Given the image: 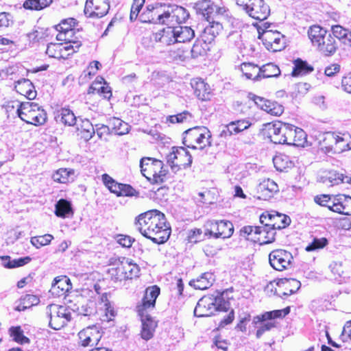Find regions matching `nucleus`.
Listing matches in <instances>:
<instances>
[{"instance_id": "obj_1", "label": "nucleus", "mask_w": 351, "mask_h": 351, "mask_svg": "<svg viewBox=\"0 0 351 351\" xmlns=\"http://www.w3.org/2000/svg\"><path fill=\"white\" fill-rule=\"evenodd\" d=\"M107 275L114 283L131 281L140 276V267L133 260L125 256H113L108 261Z\"/></svg>"}, {"instance_id": "obj_2", "label": "nucleus", "mask_w": 351, "mask_h": 351, "mask_svg": "<svg viewBox=\"0 0 351 351\" xmlns=\"http://www.w3.org/2000/svg\"><path fill=\"white\" fill-rule=\"evenodd\" d=\"M139 222V231L154 243L163 244L169 238L171 226L167 221H143Z\"/></svg>"}, {"instance_id": "obj_3", "label": "nucleus", "mask_w": 351, "mask_h": 351, "mask_svg": "<svg viewBox=\"0 0 351 351\" xmlns=\"http://www.w3.org/2000/svg\"><path fill=\"white\" fill-rule=\"evenodd\" d=\"M308 36L313 46L325 56L333 54L337 48L335 38L325 29L319 25L311 26Z\"/></svg>"}, {"instance_id": "obj_4", "label": "nucleus", "mask_w": 351, "mask_h": 351, "mask_svg": "<svg viewBox=\"0 0 351 351\" xmlns=\"http://www.w3.org/2000/svg\"><path fill=\"white\" fill-rule=\"evenodd\" d=\"M164 6L160 3L148 5L143 14L147 17V21L152 23L169 24L179 15H184L186 10L181 6H175L171 10H165ZM178 21V19H176Z\"/></svg>"}, {"instance_id": "obj_5", "label": "nucleus", "mask_w": 351, "mask_h": 351, "mask_svg": "<svg viewBox=\"0 0 351 351\" xmlns=\"http://www.w3.org/2000/svg\"><path fill=\"white\" fill-rule=\"evenodd\" d=\"M17 114L21 120L27 123L40 125L47 120V113L44 109L34 102L17 104Z\"/></svg>"}, {"instance_id": "obj_6", "label": "nucleus", "mask_w": 351, "mask_h": 351, "mask_svg": "<svg viewBox=\"0 0 351 351\" xmlns=\"http://www.w3.org/2000/svg\"><path fill=\"white\" fill-rule=\"evenodd\" d=\"M143 175L151 182L160 184L165 181L168 171L164 168L162 161L145 157L140 161Z\"/></svg>"}, {"instance_id": "obj_7", "label": "nucleus", "mask_w": 351, "mask_h": 351, "mask_svg": "<svg viewBox=\"0 0 351 351\" xmlns=\"http://www.w3.org/2000/svg\"><path fill=\"white\" fill-rule=\"evenodd\" d=\"M290 313V307L287 306L282 309L266 311L261 315H258L254 317L253 322L254 324L263 323L261 324L256 332V337L260 339L264 333L271 330L276 327L275 319H282Z\"/></svg>"}, {"instance_id": "obj_8", "label": "nucleus", "mask_w": 351, "mask_h": 351, "mask_svg": "<svg viewBox=\"0 0 351 351\" xmlns=\"http://www.w3.org/2000/svg\"><path fill=\"white\" fill-rule=\"evenodd\" d=\"M210 138L211 134L207 128L197 126L184 132L183 143L192 149H196L197 145L203 149L211 145Z\"/></svg>"}, {"instance_id": "obj_9", "label": "nucleus", "mask_w": 351, "mask_h": 351, "mask_svg": "<svg viewBox=\"0 0 351 351\" xmlns=\"http://www.w3.org/2000/svg\"><path fill=\"white\" fill-rule=\"evenodd\" d=\"M271 24L263 23L257 28L258 38L261 39L265 47L272 51H279L285 48V36L278 31L269 29Z\"/></svg>"}, {"instance_id": "obj_10", "label": "nucleus", "mask_w": 351, "mask_h": 351, "mask_svg": "<svg viewBox=\"0 0 351 351\" xmlns=\"http://www.w3.org/2000/svg\"><path fill=\"white\" fill-rule=\"evenodd\" d=\"M246 14L256 21H264L270 14V8L264 0H234Z\"/></svg>"}, {"instance_id": "obj_11", "label": "nucleus", "mask_w": 351, "mask_h": 351, "mask_svg": "<svg viewBox=\"0 0 351 351\" xmlns=\"http://www.w3.org/2000/svg\"><path fill=\"white\" fill-rule=\"evenodd\" d=\"M269 262L274 269L282 271L293 267V256L289 251L276 249L269 253Z\"/></svg>"}, {"instance_id": "obj_12", "label": "nucleus", "mask_w": 351, "mask_h": 351, "mask_svg": "<svg viewBox=\"0 0 351 351\" xmlns=\"http://www.w3.org/2000/svg\"><path fill=\"white\" fill-rule=\"evenodd\" d=\"M261 222L262 225L257 226L256 238L252 239V241L260 244H266L274 241L276 230L288 227L290 225L291 221H282L283 226L263 224V221H261Z\"/></svg>"}, {"instance_id": "obj_13", "label": "nucleus", "mask_w": 351, "mask_h": 351, "mask_svg": "<svg viewBox=\"0 0 351 351\" xmlns=\"http://www.w3.org/2000/svg\"><path fill=\"white\" fill-rule=\"evenodd\" d=\"M160 293L157 285L146 288L141 302L136 306V310L138 315H145L155 307L156 300Z\"/></svg>"}, {"instance_id": "obj_14", "label": "nucleus", "mask_w": 351, "mask_h": 351, "mask_svg": "<svg viewBox=\"0 0 351 351\" xmlns=\"http://www.w3.org/2000/svg\"><path fill=\"white\" fill-rule=\"evenodd\" d=\"M79 345L82 347H97L102 337V332L96 326H90L78 332Z\"/></svg>"}, {"instance_id": "obj_15", "label": "nucleus", "mask_w": 351, "mask_h": 351, "mask_svg": "<svg viewBox=\"0 0 351 351\" xmlns=\"http://www.w3.org/2000/svg\"><path fill=\"white\" fill-rule=\"evenodd\" d=\"M289 127V123L281 121L267 123L264 125L263 131L271 142L275 144H285L286 141L284 132Z\"/></svg>"}, {"instance_id": "obj_16", "label": "nucleus", "mask_w": 351, "mask_h": 351, "mask_svg": "<svg viewBox=\"0 0 351 351\" xmlns=\"http://www.w3.org/2000/svg\"><path fill=\"white\" fill-rule=\"evenodd\" d=\"M275 282L276 287L274 293L280 298L290 296L297 293L301 287L300 281L293 278H279Z\"/></svg>"}, {"instance_id": "obj_17", "label": "nucleus", "mask_w": 351, "mask_h": 351, "mask_svg": "<svg viewBox=\"0 0 351 351\" xmlns=\"http://www.w3.org/2000/svg\"><path fill=\"white\" fill-rule=\"evenodd\" d=\"M110 9L108 0H86L84 13L90 18H101Z\"/></svg>"}, {"instance_id": "obj_18", "label": "nucleus", "mask_w": 351, "mask_h": 351, "mask_svg": "<svg viewBox=\"0 0 351 351\" xmlns=\"http://www.w3.org/2000/svg\"><path fill=\"white\" fill-rule=\"evenodd\" d=\"M284 135L286 139L285 144L304 147L307 143V136L305 132L293 125L289 124V127L285 129Z\"/></svg>"}, {"instance_id": "obj_19", "label": "nucleus", "mask_w": 351, "mask_h": 351, "mask_svg": "<svg viewBox=\"0 0 351 351\" xmlns=\"http://www.w3.org/2000/svg\"><path fill=\"white\" fill-rule=\"evenodd\" d=\"M250 98L261 110L273 116H280L284 112V107L276 101L250 94Z\"/></svg>"}, {"instance_id": "obj_20", "label": "nucleus", "mask_w": 351, "mask_h": 351, "mask_svg": "<svg viewBox=\"0 0 351 351\" xmlns=\"http://www.w3.org/2000/svg\"><path fill=\"white\" fill-rule=\"evenodd\" d=\"M215 231L207 230L206 236H214L215 238L226 239L230 237L234 232V226L231 221H216L215 223Z\"/></svg>"}, {"instance_id": "obj_21", "label": "nucleus", "mask_w": 351, "mask_h": 351, "mask_svg": "<svg viewBox=\"0 0 351 351\" xmlns=\"http://www.w3.org/2000/svg\"><path fill=\"white\" fill-rule=\"evenodd\" d=\"M56 38L58 40L64 41L62 43L64 45L69 47V51L71 52V54L76 52L82 45L80 37L76 35L75 29L66 32H58Z\"/></svg>"}, {"instance_id": "obj_22", "label": "nucleus", "mask_w": 351, "mask_h": 351, "mask_svg": "<svg viewBox=\"0 0 351 351\" xmlns=\"http://www.w3.org/2000/svg\"><path fill=\"white\" fill-rule=\"evenodd\" d=\"M71 289V280L66 276H60L54 278L51 292L56 297H65Z\"/></svg>"}, {"instance_id": "obj_23", "label": "nucleus", "mask_w": 351, "mask_h": 351, "mask_svg": "<svg viewBox=\"0 0 351 351\" xmlns=\"http://www.w3.org/2000/svg\"><path fill=\"white\" fill-rule=\"evenodd\" d=\"M321 182L328 186H335L341 183H351V177L336 170H330L326 172L320 178Z\"/></svg>"}, {"instance_id": "obj_24", "label": "nucleus", "mask_w": 351, "mask_h": 351, "mask_svg": "<svg viewBox=\"0 0 351 351\" xmlns=\"http://www.w3.org/2000/svg\"><path fill=\"white\" fill-rule=\"evenodd\" d=\"M63 306L58 308L55 314H51L49 324L54 330H60L71 319V314Z\"/></svg>"}, {"instance_id": "obj_25", "label": "nucleus", "mask_w": 351, "mask_h": 351, "mask_svg": "<svg viewBox=\"0 0 351 351\" xmlns=\"http://www.w3.org/2000/svg\"><path fill=\"white\" fill-rule=\"evenodd\" d=\"M278 191V184L269 178L263 180L257 186V192L260 194L258 198L263 199H267L273 197Z\"/></svg>"}, {"instance_id": "obj_26", "label": "nucleus", "mask_w": 351, "mask_h": 351, "mask_svg": "<svg viewBox=\"0 0 351 351\" xmlns=\"http://www.w3.org/2000/svg\"><path fill=\"white\" fill-rule=\"evenodd\" d=\"M152 38L162 46H170L175 44L173 27L167 26L153 33Z\"/></svg>"}, {"instance_id": "obj_27", "label": "nucleus", "mask_w": 351, "mask_h": 351, "mask_svg": "<svg viewBox=\"0 0 351 351\" xmlns=\"http://www.w3.org/2000/svg\"><path fill=\"white\" fill-rule=\"evenodd\" d=\"M139 316L142 322L141 337L146 341L149 340L154 337L157 322L153 319L149 313Z\"/></svg>"}, {"instance_id": "obj_28", "label": "nucleus", "mask_w": 351, "mask_h": 351, "mask_svg": "<svg viewBox=\"0 0 351 351\" xmlns=\"http://www.w3.org/2000/svg\"><path fill=\"white\" fill-rule=\"evenodd\" d=\"M191 86L194 89L195 96L202 101L210 100L212 96L210 86L202 79H196L192 81Z\"/></svg>"}, {"instance_id": "obj_29", "label": "nucleus", "mask_w": 351, "mask_h": 351, "mask_svg": "<svg viewBox=\"0 0 351 351\" xmlns=\"http://www.w3.org/2000/svg\"><path fill=\"white\" fill-rule=\"evenodd\" d=\"M69 49V47L62 43H50L47 45L46 53L50 58L65 59L71 55Z\"/></svg>"}, {"instance_id": "obj_30", "label": "nucleus", "mask_w": 351, "mask_h": 351, "mask_svg": "<svg viewBox=\"0 0 351 351\" xmlns=\"http://www.w3.org/2000/svg\"><path fill=\"white\" fill-rule=\"evenodd\" d=\"M334 212L344 215H351V197L346 195H337L336 203H334Z\"/></svg>"}, {"instance_id": "obj_31", "label": "nucleus", "mask_w": 351, "mask_h": 351, "mask_svg": "<svg viewBox=\"0 0 351 351\" xmlns=\"http://www.w3.org/2000/svg\"><path fill=\"white\" fill-rule=\"evenodd\" d=\"M175 44L190 42L195 37L194 30L188 26L173 27Z\"/></svg>"}, {"instance_id": "obj_32", "label": "nucleus", "mask_w": 351, "mask_h": 351, "mask_svg": "<svg viewBox=\"0 0 351 351\" xmlns=\"http://www.w3.org/2000/svg\"><path fill=\"white\" fill-rule=\"evenodd\" d=\"M192 163V156L185 148L176 147V172L180 169L189 167Z\"/></svg>"}, {"instance_id": "obj_33", "label": "nucleus", "mask_w": 351, "mask_h": 351, "mask_svg": "<svg viewBox=\"0 0 351 351\" xmlns=\"http://www.w3.org/2000/svg\"><path fill=\"white\" fill-rule=\"evenodd\" d=\"M195 8L197 13L203 15L204 17L209 21L212 14L217 12L218 8L214 5L210 0H200L195 3Z\"/></svg>"}, {"instance_id": "obj_34", "label": "nucleus", "mask_w": 351, "mask_h": 351, "mask_svg": "<svg viewBox=\"0 0 351 351\" xmlns=\"http://www.w3.org/2000/svg\"><path fill=\"white\" fill-rule=\"evenodd\" d=\"M213 280V274L205 272L196 279L191 280L189 282V285L195 289L206 290L212 286Z\"/></svg>"}, {"instance_id": "obj_35", "label": "nucleus", "mask_w": 351, "mask_h": 351, "mask_svg": "<svg viewBox=\"0 0 351 351\" xmlns=\"http://www.w3.org/2000/svg\"><path fill=\"white\" fill-rule=\"evenodd\" d=\"M15 88L17 92L29 99H33L36 97V91L33 90L34 86L31 81L27 79L17 81Z\"/></svg>"}, {"instance_id": "obj_36", "label": "nucleus", "mask_w": 351, "mask_h": 351, "mask_svg": "<svg viewBox=\"0 0 351 351\" xmlns=\"http://www.w3.org/2000/svg\"><path fill=\"white\" fill-rule=\"evenodd\" d=\"M57 121L68 126H73L77 123V117L73 111L69 108H61L56 115Z\"/></svg>"}, {"instance_id": "obj_37", "label": "nucleus", "mask_w": 351, "mask_h": 351, "mask_svg": "<svg viewBox=\"0 0 351 351\" xmlns=\"http://www.w3.org/2000/svg\"><path fill=\"white\" fill-rule=\"evenodd\" d=\"M351 149V136L349 134H337L334 154H340Z\"/></svg>"}, {"instance_id": "obj_38", "label": "nucleus", "mask_w": 351, "mask_h": 351, "mask_svg": "<svg viewBox=\"0 0 351 351\" xmlns=\"http://www.w3.org/2000/svg\"><path fill=\"white\" fill-rule=\"evenodd\" d=\"M210 43L206 42L201 38L197 39L190 50L191 57L192 58H197L200 56H204L206 54L207 51L209 50Z\"/></svg>"}, {"instance_id": "obj_39", "label": "nucleus", "mask_w": 351, "mask_h": 351, "mask_svg": "<svg viewBox=\"0 0 351 351\" xmlns=\"http://www.w3.org/2000/svg\"><path fill=\"white\" fill-rule=\"evenodd\" d=\"M55 212L58 217L63 218L71 217L73 213L71 203L64 199L56 203Z\"/></svg>"}, {"instance_id": "obj_40", "label": "nucleus", "mask_w": 351, "mask_h": 351, "mask_svg": "<svg viewBox=\"0 0 351 351\" xmlns=\"http://www.w3.org/2000/svg\"><path fill=\"white\" fill-rule=\"evenodd\" d=\"M337 141V134L334 132H326L323 135L320 141L322 149L326 153L334 154V148Z\"/></svg>"}, {"instance_id": "obj_41", "label": "nucleus", "mask_w": 351, "mask_h": 351, "mask_svg": "<svg viewBox=\"0 0 351 351\" xmlns=\"http://www.w3.org/2000/svg\"><path fill=\"white\" fill-rule=\"evenodd\" d=\"M55 182L59 183H67L74 180V170L71 169L61 168L53 174Z\"/></svg>"}, {"instance_id": "obj_42", "label": "nucleus", "mask_w": 351, "mask_h": 351, "mask_svg": "<svg viewBox=\"0 0 351 351\" xmlns=\"http://www.w3.org/2000/svg\"><path fill=\"white\" fill-rule=\"evenodd\" d=\"M221 25L219 23H212L211 25L206 27L201 34V38L206 42L211 43L221 29Z\"/></svg>"}, {"instance_id": "obj_43", "label": "nucleus", "mask_w": 351, "mask_h": 351, "mask_svg": "<svg viewBox=\"0 0 351 351\" xmlns=\"http://www.w3.org/2000/svg\"><path fill=\"white\" fill-rule=\"evenodd\" d=\"M273 162L278 171H285L293 167V163L289 157L285 154H279L274 157Z\"/></svg>"}, {"instance_id": "obj_44", "label": "nucleus", "mask_w": 351, "mask_h": 351, "mask_svg": "<svg viewBox=\"0 0 351 351\" xmlns=\"http://www.w3.org/2000/svg\"><path fill=\"white\" fill-rule=\"evenodd\" d=\"M109 127L113 132L118 135H123L129 132V125L119 118L112 117L109 121Z\"/></svg>"}, {"instance_id": "obj_45", "label": "nucleus", "mask_w": 351, "mask_h": 351, "mask_svg": "<svg viewBox=\"0 0 351 351\" xmlns=\"http://www.w3.org/2000/svg\"><path fill=\"white\" fill-rule=\"evenodd\" d=\"M77 130L81 132L82 137L86 141H89L95 134V130L88 119H82Z\"/></svg>"}, {"instance_id": "obj_46", "label": "nucleus", "mask_w": 351, "mask_h": 351, "mask_svg": "<svg viewBox=\"0 0 351 351\" xmlns=\"http://www.w3.org/2000/svg\"><path fill=\"white\" fill-rule=\"evenodd\" d=\"M260 78L276 77L280 75L279 67L273 64L268 63L259 68Z\"/></svg>"}, {"instance_id": "obj_47", "label": "nucleus", "mask_w": 351, "mask_h": 351, "mask_svg": "<svg viewBox=\"0 0 351 351\" xmlns=\"http://www.w3.org/2000/svg\"><path fill=\"white\" fill-rule=\"evenodd\" d=\"M337 195H330L326 194H322L316 195L314 197V201L316 204L325 206L328 208V210L334 212V203H336Z\"/></svg>"}, {"instance_id": "obj_48", "label": "nucleus", "mask_w": 351, "mask_h": 351, "mask_svg": "<svg viewBox=\"0 0 351 351\" xmlns=\"http://www.w3.org/2000/svg\"><path fill=\"white\" fill-rule=\"evenodd\" d=\"M313 70L311 66H309L306 62L298 59L294 62V67L293 69L291 75L293 77L299 75H304L309 73Z\"/></svg>"}, {"instance_id": "obj_49", "label": "nucleus", "mask_w": 351, "mask_h": 351, "mask_svg": "<svg viewBox=\"0 0 351 351\" xmlns=\"http://www.w3.org/2000/svg\"><path fill=\"white\" fill-rule=\"evenodd\" d=\"M100 300V304L105 313V320L107 322L112 320L116 315V312L108 299L107 293L102 294Z\"/></svg>"}, {"instance_id": "obj_50", "label": "nucleus", "mask_w": 351, "mask_h": 351, "mask_svg": "<svg viewBox=\"0 0 351 351\" xmlns=\"http://www.w3.org/2000/svg\"><path fill=\"white\" fill-rule=\"evenodd\" d=\"M241 70L246 78L254 80L260 79L259 67L252 64H243Z\"/></svg>"}, {"instance_id": "obj_51", "label": "nucleus", "mask_w": 351, "mask_h": 351, "mask_svg": "<svg viewBox=\"0 0 351 351\" xmlns=\"http://www.w3.org/2000/svg\"><path fill=\"white\" fill-rule=\"evenodd\" d=\"M53 0H26L23 7L27 10H40L48 7Z\"/></svg>"}, {"instance_id": "obj_52", "label": "nucleus", "mask_w": 351, "mask_h": 351, "mask_svg": "<svg viewBox=\"0 0 351 351\" xmlns=\"http://www.w3.org/2000/svg\"><path fill=\"white\" fill-rule=\"evenodd\" d=\"M102 180L105 186L110 191L111 193H113L119 196L123 184L117 182L106 173L102 176Z\"/></svg>"}, {"instance_id": "obj_53", "label": "nucleus", "mask_w": 351, "mask_h": 351, "mask_svg": "<svg viewBox=\"0 0 351 351\" xmlns=\"http://www.w3.org/2000/svg\"><path fill=\"white\" fill-rule=\"evenodd\" d=\"M9 331L10 336L17 343L21 344L29 343V339L23 335V332L20 326H12Z\"/></svg>"}, {"instance_id": "obj_54", "label": "nucleus", "mask_w": 351, "mask_h": 351, "mask_svg": "<svg viewBox=\"0 0 351 351\" xmlns=\"http://www.w3.org/2000/svg\"><path fill=\"white\" fill-rule=\"evenodd\" d=\"M171 56L176 60L186 61L191 57L190 50L184 46L171 51Z\"/></svg>"}, {"instance_id": "obj_55", "label": "nucleus", "mask_w": 351, "mask_h": 351, "mask_svg": "<svg viewBox=\"0 0 351 351\" xmlns=\"http://www.w3.org/2000/svg\"><path fill=\"white\" fill-rule=\"evenodd\" d=\"M52 239V235L46 234L44 235L33 237L31 238L30 241L31 243L36 248H40L49 244Z\"/></svg>"}, {"instance_id": "obj_56", "label": "nucleus", "mask_w": 351, "mask_h": 351, "mask_svg": "<svg viewBox=\"0 0 351 351\" xmlns=\"http://www.w3.org/2000/svg\"><path fill=\"white\" fill-rule=\"evenodd\" d=\"M333 37H336L339 40H342L343 43L348 42V36L351 31L343 28L341 25H334L332 27Z\"/></svg>"}, {"instance_id": "obj_57", "label": "nucleus", "mask_w": 351, "mask_h": 351, "mask_svg": "<svg viewBox=\"0 0 351 351\" xmlns=\"http://www.w3.org/2000/svg\"><path fill=\"white\" fill-rule=\"evenodd\" d=\"M165 215L157 209H152L141 213L135 219H163Z\"/></svg>"}, {"instance_id": "obj_58", "label": "nucleus", "mask_w": 351, "mask_h": 351, "mask_svg": "<svg viewBox=\"0 0 351 351\" xmlns=\"http://www.w3.org/2000/svg\"><path fill=\"white\" fill-rule=\"evenodd\" d=\"M328 244V241L325 237L320 239L315 238L313 241L305 247V250L306 252L315 251L325 247Z\"/></svg>"}, {"instance_id": "obj_59", "label": "nucleus", "mask_w": 351, "mask_h": 351, "mask_svg": "<svg viewBox=\"0 0 351 351\" xmlns=\"http://www.w3.org/2000/svg\"><path fill=\"white\" fill-rule=\"evenodd\" d=\"M231 127L230 130H233L234 134H237L246 129H247L251 123L245 119L237 120L235 121L230 122Z\"/></svg>"}, {"instance_id": "obj_60", "label": "nucleus", "mask_w": 351, "mask_h": 351, "mask_svg": "<svg viewBox=\"0 0 351 351\" xmlns=\"http://www.w3.org/2000/svg\"><path fill=\"white\" fill-rule=\"evenodd\" d=\"M77 24V21L73 18H69L62 21V22L57 26V29L59 32H66L69 30L75 29L74 27Z\"/></svg>"}, {"instance_id": "obj_61", "label": "nucleus", "mask_w": 351, "mask_h": 351, "mask_svg": "<svg viewBox=\"0 0 351 351\" xmlns=\"http://www.w3.org/2000/svg\"><path fill=\"white\" fill-rule=\"evenodd\" d=\"M257 226H246L240 230V236L252 241V239L256 238Z\"/></svg>"}, {"instance_id": "obj_62", "label": "nucleus", "mask_w": 351, "mask_h": 351, "mask_svg": "<svg viewBox=\"0 0 351 351\" xmlns=\"http://www.w3.org/2000/svg\"><path fill=\"white\" fill-rule=\"evenodd\" d=\"M117 242L123 247L130 248L135 239L129 235L119 234L115 236Z\"/></svg>"}, {"instance_id": "obj_63", "label": "nucleus", "mask_w": 351, "mask_h": 351, "mask_svg": "<svg viewBox=\"0 0 351 351\" xmlns=\"http://www.w3.org/2000/svg\"><path fill=\"white\" fill-rule=\"evenodd\" d=\"M221 250V245L215 241H209L204 247V251L207 256H214Z\"/></svg>"}, {"instance_id": "obj_64", "label": "nucleus", "mask_w": 351, "mask_h": 351, "mask_svg": "<svg viewBox=\"0 0 351 351\" xmlns=\"http://www.w3.org/2000/svg\"><path fill=\"white\" fill-rule=\"evenodd\" d=\"M145 0H134L131 8L130 20L134 21L138 16V14L145 3Z\"/></svg>"}]
</instances>
